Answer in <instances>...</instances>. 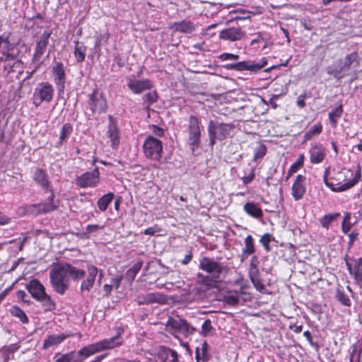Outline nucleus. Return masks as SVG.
<instances>
[{"label":"nucleus","instance_id":"nucleus-57","mask_svg":"<svg viewBox=\"0 0 362 362\" xmlns=\"http://www.w3.org/2000/svg\"><path fill=\"white\" fill-rule=\"evenodd\" d=\"M254 177L255 173L254 170H252L247 175H245L242 178L243 184L246 185L250 183L254 180Z\"/></svg>","mask_w":362,"mask_h":362},{"label":"nucleus","instance_id":"nucleus-44","mask_svg":"<svg viewBox=\"0 0 362 362\" xmlns=\"http://www.w3.org/2000/svg\"><path fill=\"white\" fill-rule=\"evenodd\" d=\"M250 45L255 49H264L267 46V41L261 34L258 33L256 37L252 40Z\"/></svg>","mask_w":362,"mask_h":362},{"label":"nucleus","instance_id":"nucleus-35","mask_svg":"<svg viewBox=\"0 0 362 362\" xmlns=\"http://www.w3.org/2000/svg\"><path fill=\"white\" fill-rule=\"evenodd\" d=\"M143 266V262L142 261H138L136 263H135L130 269H129L126 274H125V278L130 282H132L139 272L141 270V267Z\"/></svg>","mask_w":362,"mask_h":362},{"label":"nucleus","instance_id":"nucleus-31","mask_svg":"<svg viewBox=\"0 0 362 362\" xmlns=\"http://www.w3.org/2000/svg\"><path fill=\"white\" fill-rule=\"evenodd\" d=\"M75 47L74 54L77 62L81 63L85 60L87 47L83 43L78 40L74 41Z\"/></svg>","mask_w":362,"mask_h":362},{"label":"nucleus","instance_id":"nucleus-16","mask_svg":"<svg viewBox=\"0 0 362 362\" xmlns=\"http://www.w3.org/2000/svg\"><path fill=\"white\" fill-rule=\"evenodd\" d=\"M127 81L128 88L134 94H140L153 88V83L149 79L137 80L134 78H129Z\"/></svg>","mask_w":362,"mask_h":362},{"label":"nucleus","instance_id":"nucleus-14","mask_svg":"<svg viewBox=\"0 0 362 362\" xmlns=\"http://www.w3.org/2000/svg\"><path fill=\"white\" fill-rule=\"evenodd\" d=\"M100 173L98 168H95L91 172H87L78 176L76 179V183L78 186L85 187H95L99 182Z\"/></svg>","mask_w":362,"mask_h":362},{"label":"nucleus","instance_id":"nucleus-28","mask_svg":"<svg viewBox=\"0 0 362 362\" xmlns=\"http://www.w3.org/2000/svg\"><path fill=\"white\" fill-rule=\"evenodd\" d=\"M255 251L253 238L251 235H248L245 238V246L243 248L241 254V262L246 259L250 255Z\"/></svg>","mask_w":362,"mask_h":362},{"label":"nucleus","instance_id":"nucleus-6","mask_svg":"<svg viewBox=\"0 0 362 362\" xmlns=\"http://www.w3.org/2000/svg\"><path fill=\"white\" fill-rule=\"evenodd\" d=\"M199 267L208 273L211 279L215 282L220 281L221 276L227 274L228 271L226 266L209 257H204L200 260Z\"/></svg>","mask_w":362,"mask_h":362},{"label":"nucleus","instance_id":"nucleus-60","mask_svg":"<svg viewBox=\"0 0 362 362\" xmlns=\"http://www.w3.org/2000/svg\"><path fill=\"white\" fill-rule=\"evenodd\" d=\"M16 296L18 299L23 300V302H27L25 298L27 296L26 293L23 290H18L16 291Z\"/></svg>","mask_w":362,"mask_h":362},{"label":"nucleus","instance_id":"nucleus-46","mask_svg":"<svg viewBox=\"0 0 362 362\" xmlns=\"http://www.w3.org/2000/svg\"><path fill=\"white\" fill-rule=\"evenodd\" d=\"M351 214L346 212L344 215V218L341 223V230L344 233L346 234L352 228L353 225L350 221Z\"/></svg>","mask_w":362,"mask_h":362},{"label":"nucleus","instance_id":"nucleus-5","mask_svg":"<svg viewBox=\"0 0 362 362\" xmlns=\"http://www.w3.org/2000/svg\"><path fill=\"white\" fill-rule=\"evenodd\" d=\"M235 126L231 124L221 123L211 120L208 126L209 144L211 147L216 144V141L224 140L232 136Z\"/></svg>","mask_w":362,"mask_h":362},{"label":"nucleus","instance_id":"nucleus-27","mask_svg":"<svg viewBox=\"0 0 362 362\" xmlns=\"http://www.w3.org/2000/svg\"><path fill=\"white\" fill-rule=\"evenodd\" d=\"M67 337L68 335L64 334L49 335L47 338L44 341L42 348L44 349H47L51 346H57L61 344Z\"/></svg>","mask_w":362,"mask_h":362},{"label":"nucleus","instance_id":"nucleus-25","mask_svg":"<svg viewBox=\"0 0 362 362\" xmlns=\"http://www.w3.org/2000/svg\"><path fill=\"white\" fill-rule=\"evenodd\" d=\"M163 300V296L160 293L156 292L139 295L136 298V301L138 305H147L153 303H161Z\"/></svg>","mask_w":362,"mask_h":362},{"label":"nucleus","instance_id":"nucleus-33","mask_svg":"<svg viewBox=\"0 0 362 362\" xmlns=\"http://www.w3.org/2000/svg\"><path fill=\"white\" fill-rule=\"evenodd\" d=\"M243 293V291H228L223 297V300L227 305L235 306L239 302L240 294Z\"/></svg>","mask_w":362,"mask_h":362},{"label":"nucleus","instance_id":"nucleus-34","mask_svg":"<svg viewBox=\"0 0 362 362\" xmlns=\"http://www.w3.org/2000/svg\"><path fill=\"white\" fill-rule=\"evenodd\" d=\"M343 112L342 105L340 104L337 107L332 110L329 113V120L333 127H337L339 119L341 117Z\"/></svg>","mask_w":362,"mask_h":362},{"label":"nucleus","instance_id":"nucleus-20","mask_svg":"<svg viewBox=\"0 0 362 362\" xmlns=\"http://www.w3.org/2000/svg\"><path fill=\"white\" fill-rule=\"evenodd\" d=\"M244 35L245 33L240 28L232 27L221 30L219 33V38L234 42L241 40Z\"/></svg>","mask_w":362,"mask_h":362},{"label":"nucleus","instance_id":"nucleus-55","mask_svg":"<svg viewBox=\"0 0 362 362\" xmlns=\"http://www.w3.org/2000/svg\"><path fill=\"white\" fill-rule=\"evenodd\" d=\"M267 64L266 58H262L258 62H254L255 72H257L262 68H264Z\"/></svg>","mask_w":362,"mask_h":362},{"label":"nucleus","instance_id":"nucleus-29","mask_svg":"<svg viewBox=\"0 0 362 362\" xmlns=\"http://www.w3.org/2000/svg\"><path fill=\"white\" fill-rule=\"evenodd\" d=\"M227 69H234L236 71H250L255 72L253 61H243L234 64H229L226 66Z\"/></svg>","mask_w":362,"mask_h":362},{"label":"nucleus","instance_id":"nucleus-1","mask_svg":"<svg viewBox=\"0 0 362 362\" xmlns=\"http://www.w3.org/2000/svg\"><path fill=\"white\" fill-rule=\"evenodd\" d=\"M328 174L329 169H327L323 176L325 185L332 192H341L351 188L359 182L361 177V167L359 163L357 164L355 175L351 180H347V177L352 175V173L346 168L334 171L329 179Z\"/></svg>","mask_w":362,"mask_h":362},{"label":"nucleus","instance_id":"nucleus-48","mask_svg":"<svg viewBox=\"0 0 362 362\" xmlns=\"http://www.w3.org/2000/svg\"><path fill=\"white\" fill-rule=\"evenodd\" d=\"M337 298L339 301H340L343 305L346 306H349L351 305V300L349 296H346L340 288H338L337 290L336 294Z\"/></svg>","mask_w":362,"mask_h":362},{"label":"nucleus","instance_id":"nucleus-13","mask_svg":"<svg viewBox=\"0 0 362 362\" xmlns=\"http://www.w3.org/2000/svg\"><path fill=\"white\" fill-rule=\"evenodd\" d=\"M90 109L94 113L100 114L105 112L107 108V103L103 93L98 89H95L90 95L88 102Z\"/></svg>","mask_w":362,"mask_h":362},{"label":"nucleus","instance_id":"nucleus-19","mask_svg":"<svg viewBox=\"0 0 362 362\" xmlns=\"http://www.w3.org/2000/svg\"><path fill=\"white\" fill-rule=\"evenodd\" d=\"M305 177L302 175H298L292 185L291 194L296 201L303 198L305 192Z\"/></svg>","mask_w":362,"mask_h":362},{"label":"nucleus","instance_id":"nucleus-42","mask_svg":"<svg viewBox=\"0 0 362 362\" xmlns=\"http://www.w3.org/2000/svg\"><path fill=\"white\" fill-rule=\"evenodd\" d=\"M73 131L72 127L69 123H65L60 131L59 144L62 145L63 142L69 137Z\"/></svg>","mask_w":362,"mask_h":362},{"label":"nucleus","instance_id":"nucleus-40","mask_svg":"<svg viewBox=\"0 0 362 362\" xmlns=\"http://www.w3.org/2000/svg\"><path fill=\"white\" fill-rule=\"evenodd\" d=\"M37 300L42 303L46 310L51 311L55 309V303L52 300L51 297L46 293Z\"/></svg>","mask_w":362,"mask_h":362},{"label":"nucleus","instance_id":"nucleus-63","mask_svg":"<svg viewBox=\"0 0 362 362\" xmlns=\"http://www.w3.org/2000/svg\"><path fill=\"white\" fill-rule=\"evenodd\" d=\"M156 232V229L154 227H149L145 229L144 233L145 235H153Z\"/></svg>","mask_w":362,"mask_h":362},{"label":"nucleus","instance_id":"nucleus-45","mask_svg":"<svg viewBox=\"0 0 362 362\" xmlns=\"http://www.w3.org/2000/svg\"><path fill=\"white\" fill-rule=\"evenodd\" d=\"M303 160L304 156L303 154L300 155L298 160L290 167L287 173V179L289 177H291L294 173L298 170V169L303 165Z\"/></svg>","mask_w":362,"mask_h":362},{"label":"nucleus","instance_id":"nucleus-32","mask_svg":"<svg viewBox=\"0 0 362 362\" xmlns=\"http://www.w3.org/2000/svg\"><path fill=\"white\" fill-rule=\"evenodd\" d=\"M98 352L100 351L98 344L95 342L82 347L78 351V356H82L83 359H85Z\"/></svg>","mask_w":362,"mask_h":362},{"label":"nucleus","instance_id":"nucleus-23","mask_svg":"<svg viewBox=\"0 0 362 362\" xmlns=\"http://www.w3.org/2000/svg\"><path fill=\"white\" fill-rule=\"evenodd\" d=\"M96 343L98 344L99 351L100 352L121 346L123 343V340L122 337H120L119 334H117V336L111 338L98 341Z\"/></svg>","mask_w":362,"mask_h":362},{"label":"nucleus","instance_id":"nucleus-62","mask_svg":"<svg viewBox=\"0 0 362 362\" xmlns=\"http://www.w3.org/2000/svg\"><path fill=\"white\" fill-rule=\"evenodd\" d=\"M357 236H358V233L354 232V231L351 232L349 235V245H351L354 243V242L356 239Z\"/></svg>","mask_w":362,"mask_h":362},{"label":"nucleus","instance_id":"nucleus-30","mask_svg":"<svg viewBox=\"0 0 362 362\" xmlns=\"http://www.w3.org/2000/svg\"><path fill=\"white\" fill-rule=\"evenodd\" d=\"M243 209L247 214L253 218H259L263 216V212L261 208L253 202H247L244 205Z\"/></svg>","mask_w":362,"mask_h":362},{"label":"nucleus","instance_id":"nucleus-24","mask_svg":"<svg viewBox=\"0 0 362 362\" xmlns=\"http://www.w3.org/2000/svg\"><path fill=\"white\" fill-rule=\"evenodd\" d=\"M25 287L32 297L35 300H37L46 293L44 286L36 279L30 280L26 284Z\"/></svg>","mask_w":362,"mask_h":362},{"label":"nucleus","instance_id":"nucleus-61","mask_svg":"<svg viewBox=\"0 0 362 362\" xmlns=\"http://www.w3.org/2000/svg\"><path fill=\"white\" fill-rule=\"evenodd\" d=\"M152 129L153 132L158 136H162L164 134L163 129L157 126L153 125Z\"/></svg>","mask_w":362,"mask_h":362},{"label":"nucleus","instance_id":"nucleus-54","mask_svg":"<svg viewBox=\"0 0 362 362\" xmlns=\"http://www.w3.org/2000/svg\"><path fill=\"white\" fill-rule=\"evenodd\" d=\"M123 279L122 275H117L111 279L110 284L115 289H118Z\"/></svg>","mask_w":362,"mask_h":362},{"label":"nucleus","instance_id":"nucleus-9","mask_svg":"<svg viewBox=\"0 0 362 362\" xmlns=\"http://www.w3.org/2000/svg\"><path fill=\"white\" fill-rule=\"evenodd\" d=\"M143 150L146 158L159 161L163 153L162 142L158 139L149 136L144 142Z\"/></svg>","mask_w":362,"mask_h":362},{"label":"nucleus","instance_id":"nucleus-37","mask_svg":"<svg viewBox=\"0 0 362 362\" xmlns=\"http://www.w3.org/2000/svg\"><path fill=\"white\" fill-rule=\"evenodd\" d=\"M11 314L20 320V321L23 324H28L29 322L28 317H27L25 312L21 310L17 305H13L10 309Z\"/></svg>","mask_w":362,"mask_h":362},{"label":"nucleus","instance_id":"nucleus-8","mask_svg":"<svg viewBox=\"0 0 362 362\" xmlns=\"http://www.w3.org/2000/svg\"><path fill=\"white\" fill-rule=\"evenodd\" d=\"M54 90L52 84L48 82H41L35 88L33 100L35 107L40 106L42 103H50L54 96Z\"/></svg>","mask_w":362,"mask_h":362},{"label":"nucleus","instance_id":"nucleus-17","mask_svg":"<svg viewBox=\"0 0 362 362\" xmlns=\"http://www.w3.org/2000/svg\"><path fill=\"white\" fill-rule=\"evenodd\" d=\"M109 124L106 133L107 137L111 142L113 148H117L119 144L120 134L115 119L109 116Z\"/></svg>","mask_w":362,"mask_h":362},{"label":"nucleus","instance_id":"nucleus-58","mask_svg":"<svg viewBox=\"0 0 362 362\" xmlns=\"http://www.w3.org/2000/svg\"><path fill=\"white\" fill-rule=\"evenodd\" d=\"M305 98H306V95L305 94H301L300 95L298 98H297V105L299 107H304L305 105Z\"/></svg>","mask_w":362,"mask_h":362},{"label":"nucleus","instance_id":"nucleus-26","mask_svg":"<svg viewBox=\"0 0 362 362\" xmlns=\"http://www.w3.org/2000/svg\"><path fill=\"white\" fill-rule=\"evenodd\" d=\"M170 28L175 32H180L185 34H191L195 29V25L190 21H181L180 22L173 23L170 25Z\"/></svg>","mask_w":362,"mask_h":362},{"label":"nucleus","instance_id":"nucleus-3","mask_svg":"<svg viewBox=\"0 0 362 362\" xmlns=\"http://www.w3.org/2000/svg\"><path fill=\"white\" fill-rule=\"evenodd\" d=\"M69 264H58L49 272L50 283L53 289L63 295L69 287Z\"/></svg>","mask_w":362,"mask_h":362},{"label":"nucleus","instance_id":"nucleus-12","mask_svg":"<svg viewBox=\"0 0 362 362\" xmlns=\"http://www.w3.org/2000/svg\"><path fill=\"white\" fill-rule=\"evenodd\" d=\"M51 35L49 31H44L40 40L37 42L35 48V52L33 57L32 63L35 67V70L39 68L41 64L40 59L45 52L48 45V40Z\"/></svg>","mask_w":362,"mask_h":362},{"label":"nucleus","instance_id":"nucleus-21","mask_svg":"<svg viewBox=\"0 0 362 362\" xmlns=\"http://www.w3.org/2000/svg\"><path fill=\"white\" fill-rule=\"evenodd\" d=\"M309 155L310 162L313 164H318L322 163L326 156L325 148L320 144H312Z\"/></svg>","mask_w":362,"mask_h":362},{"label":"nucleus","instance_id":"nucleus-11","mask_svg":"<svg viewBox=\"0 0 362 362\" xmlns=\"http://www.w3.org/2000/svg\"><path fill=\"white\" fill-rule=\"evenodd\" d=\"M165 326L166 330L175 336L178 334L187 336L191 332L190 327L187 321L180 317H169Z\"/></svg>","mask_w":362,"mask_h":362},{"label":"nucleus","instance_id":"nucleus-50","mask_svg":"<svg viewBox=\"0 0 362 362\" xmlns=\"http://www.w3.org/2000/svg\"><path fill=\"white\" fill-rule=\"evenodd\" d=\"M272 239H273V238L271 234L265 233L261 237V238L259 240V242L262 244L265 250L267 252L269 251V250H270L269 243H271Z\"/></svg>","mask_w":362,"mask_h":362},{"label":"nucleus","instance_id":"nucleus-47","mask_svg":"<svg viewBox=\"0 0 362 362\" xmlns=\"http://www.w3.org/2000/svg\"><path fill=\"white\" fill-rule=\"evenodd\" d=\"M258 265H259L258 257L257 256L254 255L250 259L249 276L259 274Z\"/></svg>","mask_w":362,"mask_h":362},{"label":"nucleus","instance_id":"nucleus-52","mask_svg":"<svg viewBox=\"0 0 362 362\" xmlns=\"http://www.w3.org/2000/svg\"><path fill=\"white\" fill-rule=\"evenodd\" d=\"M212 329L211 322L210 320H206L202 325L201 333L204 336H207Z\"/></svg>","mask_w":362,"mask_h":362},{"label":"nucleus","instance_id":"nucleus-15","mask_svg":"<svg viewBox=\"0 0 362 362\" xmlns=\"http://www.w3.org/2000/svg\"><path fill=\"white\" fill-rule=\"evenodd\" d=\"M54 82L59 93L64 92L66 81L65 71L62 62H55L52 66Z\"/></svg>","mask_w":362,"mask_h":362},{"label":"nucleus","instance_id":"nucleus-2","mask_svg":"<svg viewBox=\"0 0 362 362\" xmlns=\"http://www.w3.org/2000/svg\"><path fill=\"white\" fill-rule=\"evenodd\" d=\"M33 178L37 185L51 194L48 197V202L31 205L28 211L30 213H47L56 209L57 205L53 202L54 195L46 171L42 168H37L35 171Z\"/></svg>","mask_w":362,"mask_h":362},{"label":"nucleus","instance_id":"nucleus-36","mask_svg":"<svg viewBox=\"0 0 362 362\" xmlns=\"http://www.w3.org/2000/svg\"><path fill=\"white\" fill-rule=\"evenodd\" d=\"M114 194L112 192H109L101 197L97 202V205L99 209L101 211H105L107 209L108 205L112 202Z\"/></svg>","mask_w":362,"mask_h":362},{"label":"nucleus","instance_id":"nucleus-56","mask_svg":"<svg viewBox=\"0 0 362 362\" xmlns=\"http://www.w3.org/2000/svg\"><path fill=\"white\" fill-rule=\"evenodd\" d=\"M74 352H69L61 356L55 362H71L73 358Z\"/></svg>","mask_w":362,"mask_h":362},{"label":"nucleus","instance_id":"nucleus-53","mask_svg":"<svg viewBox=\"0 0 362 362\" xmlns=\"http://www.w3.org/2000/svg\"><path fill=\"white\" fill-rule=\"evenodd\" d=\"M218 58L221 61L238 60L239 55L231 53H223L220 54Z\"/></svg>","mask_w":362,"mask_h":362},{"label":"nucleus","instance_id":"nucleus-22","mask_svg":"<svg viewBox=\"0 0 362 362\" xmlns=\"http://www.w3.org/2000/svg\"><path fill=\"white\" fill-rule=\"evenodd\" d=\"M88 276L81 284L82 291H89L93 286L95 278L99 272L98 269L94 265L87 266Z\"/></svg>","mask_w":362,"mask_h":362},{"label":"nucleus","instance_id":"nucleus-10","mask_svg":"<svg viewBox=\"0 0 362 362\" xmlns=\"http://www.w3.org/2000/svg\"><path fill=\"white\" fill-rule=\"evenodd\" d=\"M189 145L192 152L197 150L200 146L201 129L199 119L190 116L189 119Z\"/></svg>","mask_w":362,"mask_h":362},{"label":"nucleus","instance_id":"nucleus-51","mask_svg":"<svg viewBox=\"0 0 362 362\" xmlns=\"http://www.w3.org/2000/svg\"><path fill=\"white\" fill-rule=\"evenodd\" d=\"M249 276L252 284L254 285L257 290L262 291V290L264 288L263 284L261 282L259 279V274L250 275Z\"/></svg>","mask_w":362,"mask_h":362},{"label":"nucleus","instance_id":"nucleus-38","mask_svg":"<svg viewBox=\"0 0 362 362\" xmlns=\"http://www.w3.org/2000/svg\"><path fill=\"white\" fill-rule=\"evenodd\" d=\"M322 131V125L321 123L318 122L315 124L310 129L306 132L304 134V140L309 141L313 136L319 135Z\"/></svg>","mask_w":362,"mask_h":362},{"label":"nucleus","instance_id":"nucleus-64","mask_svg":"<svg viewBox=\"0 0 362 362\" xmlns=\"http://www.w3.org/2000/svg\"><path fill=\"white\" fill-rule=\"evenodd\" d=\"M114 288L112 287V284H105L104 286H103V290L104 291H105V293L109 295L111 293L112 289Z\"/></svg>","mask_w":362,"mask_h":362},{"label":"nucleus","instance_id":"nucleus-49","mask_svg":"<svg viewBox=\"0 0 362 362\" xmlns=\"http://www.w3.org/2000/svg\"><path fill=\"white\" fill-rule=\"evenodd\" d=\"M158 100V95L156 90H152L143 96V100L148 104H153Z\"/></svg>","mask_w":362,"mask_h":362},{"label":"nucleus","instance_id":"nucleus-18","mask_svg":"<svg viewBox=\"0 0 362 362\" xmlns=\"http://www.w3.org/2000/svg\"><path fill=\"white\" fill-rule=\"evenodd\" d=\"M156 356L157 362H182L176 351L165 346L158 349Z\"/></svg>","mask_w":362,"mask_h":362},{"label":"nucleus","instance_id":"nucleus-43","mask_svg":"<svg viewBox=\"0 0 362 362\" xmlns=\"http://www.w3.org/2000/svg\"><path fill=\"white\" fill-rule=\"evenodd\" d=\"M68 271L69 278L71 277L75 281L81 279L85 275L83 270L77 269L71 264H69Z\"/></svg>","mask_w":362,"mask_h":362},{"label":"nucleus","instance_id":"nucleus-59","mask_svg":"<svg viewBox=\"0 0 362 362\" xmlns=\"http://www.w3.org/2000/svg\"><path fill=\"white\" fill-rule=\"evenodd\" d=\"M11 219L4 215L3 213L0 212V226H4L8 224L11 222Z\"/></svg>","mask_w":362,"mask_h":362},{"label":"nucleus","instance_id":"nucleus-39","mask_svg":"<svg viewBox=\"0 0 362 362\" xmlns=\"http://www.w3.org/2000/svg\"><path fill=\"white\" fill-rule=\"evenodd\" d=\"M208 344L206 341L202 344L201 347L196 349V358L199 361H206L209 360V355L207 354Z\"/></svg>","mask_w":362,"mask_h":362},{"label":"nucleus","instance_id":"nucleus-41","mask_svg":"<svg viewBox=\"0 0 362 362\" xmlns=\"http://www.w3.org/2000/svg\"><path fill=\"white\" fill-rule=\"evenodd\" d=\"M340 216L339 213L328 214L320 218V223L322 228L328 229L330 223Z\"/></svg>","mask_w":362,"mask_h":362},{"label":"nucleus","instance_id":"nucleus-7","mask_svg":"<svg viewBox=\"0 0 362 362\" xmlns=\"http://www.w3.org/2000/svg\"><path fill=\"white\" fill-rule=\"evenodd\" d=\"M18 54V49L11 44L8 37L0 35V61L8 62L7 66L11 69Z\"/></svg>","mask_w":362,"mask_h":362},{"label":"nucleus","instance_id":"nucleus-4","mask_svg":"<svg viewBox=\"0 0 362 362\" xmlns=\"http://www.w3.org/2000/svg\"><path fill=\"white\" fill-rule=\"evenodd\" d=\"M359 65L358 54L353 52L346 56L344 59L327 68V74L338 79L345 76L349 71Z\"/></svg>","mask_w":362,"mask_h":362}]
</instances>
